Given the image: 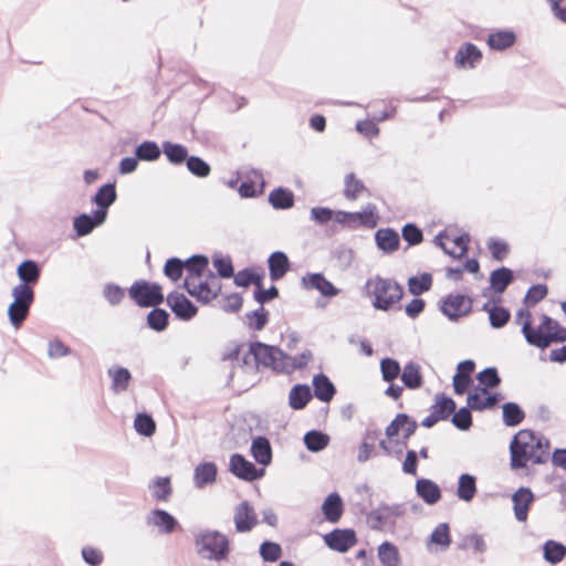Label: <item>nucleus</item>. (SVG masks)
Instances as JSON below:
<instances>
[{
	"label": "nucleus",
	"mask_w": 566,
	"mask_h": 566,
	"mask_svg": "<svg viewBox=\"0 0 566 566\" xmlns=\"http://www.w3.org/2000/svg\"><path fill=\"white\" fill-rule=\"evenodd\" d=\"M551 441L532 429L516 432L510 442V468L512 471H530L528 463L545 464L549 460ZM528 475L530 472H526Z\"/></svg>",
	"instance_id": "f257e3e1"
},
{
	"label": "nucleus",
	"mask_w": 566,
	"mask_h": 566,
	"mask_svg": "<svg viewBox=\"0 0 566 566\" xmlns=\"http://www.w3.org/2000/svg\"><path fill=\"white\" fill-rule=\"evenodd\" d=\"M365 295L371 297V305L377 311L389 312L400 310V301L405 295L403 286L391 277L379 274L368 277L364 285Z\"/></svg>",
	"instance_id": "f03ea898"
},
{
	"label": "nucleus",
	"mask_w": 566,
	"mask_h": 566,
	"mask_svg": "<svg viewBox=\"0 0 566 566\" xmlns=\"http://www.w3.org/2000/svg\"><path fill=\"white\" fill-rule=\"evenodd\" d=\"M197 554L213 562L226 560L231 553V543L227 535L217 530H206L195 537Z\"/></svg>",
	"instance_id": "7ed1b4c3"
},
{
	"label": "nucleus",
	"mask_w": 566,
	"mask_h": 566,
	"mask_svg": "<svg viewBox=\"0 0 566 566\" xmlns=\"http://www.w3.org/2000/svg\"><path fill=\"white\" fill-rule=\"evenodd\" d=\"M249 354L252 355L256 369L263 366L271 368L275 373H289L285 359L290 358V355L276 345L253 340L249 344Z\"/></svg>",
	"instance_id": "20e7f679"
},
{
	"label": "nucleus",
	"mask_w": 566,
	"mask_h": 566,
	"mask_svg": "<svg viewBox=\"0 0 566 566\" xmlns=\"http://www.w3.org/2000/svg\"><path fill=\"white\" fill-rule=\"evenodd\" d=\"M11 296L13 300L8 306V319L15 329H19L30 314L35 293L31 286L18 284L12 289Z\"/></svg>",
	"instance_id": "39448f33"
},
{
	"label": "nucleus",
	"mask_w": 566,
	"mask_h": 566,
	"mask_svg": "<svg viewBox=\"0 0 566 566\" xmlns=\"http://www.w3.org/2000/svg\"><path fill=\"white\" fill-rule=\"evenodd\" d=\"M130 300L142 308L160 305L165 301L163 286L147 280L135 281L127 290Z\"/></svg>",
	"instance_id": "423d86ee"
},
{
	"label": "nucleus",
	"mask_w": 566,
	"mask_h": 566,
	"mask_svg": "<svg viewBox=\"0 0 566 566\" xmlns=\"http://www.w3.org/2000/svg\"><path fill=\"white\" fill-rule=\"evenodd\" d=\"M379 220L377 207L374 203H367L361 211L336 210L335 222L356 230L357 228L374 229Z\"/></svg>",
	"instance_id": "0eeeda50"
},
{
	"label": "nucleus",
	"mask_w": 566,
	"mask_h": 566,
	"mask_svg": "<svg viewBox=\"0 0 566 566\" xmlns=\"http://www.w3.org/2000/svg\"><path fill=\"white\" fill-rule=\"evenodd\" d=\"M438 308L450 322L457 323L473 311L471 296L461 293H449L438 302Z\"/></svg>",
	"instance_id": "6e6552de"
},
{
	"label": "nucleus",
	"mask_w": 566,
	"mask_h": 566,
	"mask_svg": "<svg viewBox=\"0 0 566 566\" xmlns=\"http://www.w3.org/2000/svg\"><path fill=\"white\" fill-rule=\"evenodd\" d=\"M361 514L366 515V523L373 531H382L387 523L395 525V520L405 514L402 504H387L380 502L378 507L371 511L360 510Z\"/></svg>",
	"instance_id": "1a4fd4ad"
},
{
	"label": "nucleus",
	"mask_w": 566,
	"mask_h": 566,
	"mask_svg": "<svg viewBox=\"0 0 566 566\" xmlns=\"http://www.w3.org/2000/svg\"><path fill=\"white\" fill-rule=\"evenodd\" d=\"M229 471L240 480L253 482L260 480L265 471L258 468L241 453H233L229 461Z\"/></svg>",
	"instance_id": "9d476101"
},
{
	"label": "nucleus",
	"mask_w": 566,
	"mask_h": 566,
	"mask_svg": "<svg viewBox=\"0 0 566 566\" xmlns=\"http://www.w3.org/2000/svg\"><path fill=\"white\" fill-rule=\"evenodd\" d=\"M166 303L179 321L189 322L198 314V306L184 293L170 292L166 297Z\"/></svg>",
	"instance_id": "9b49d317"
},
{
	"label": "nucleus",
	"mask_w": 566,
	"mask_h": 566,
	"mask_svg": "<svg viewBox=\"0 0 566 566\" xmlns=\"http://www.w3.org/2000/svg\"><path fill=\"white\" fill-rule=\"evenodd\" d=\"M325 545L337 553H346L358 542L357 534L353 528H334L323 535Z\"/></svg>",
	"instance_id": "f8f14e48"
},
{
	"label": "nucleus",
	"mask_w": 566,
	"mask_h": 566,
	"mask_svg": "<svg viewBox=\"0 0 566 566\" xmlns=\"http://www.w3.org/2000/svg\"><path fill=\"white\" fill-rule=\"evenodd\" d=\"M301 286L307 291L315 290L326 298H333L340 293V290L326 279L322 272L306 273L303 275Z\"/></svg>",
	"instance_id": "ddd939ff"
},
{
	"label": "nucleus",
	"mask_w": 566,
	"mask_h": 566,
	"mask_svg": "<svg viewBox=\"0 0 566 566\" xmlns=\"http://www.w3.org/2000/svg\"><path fill=\"white\" fill-rule=\"evenodd\" d=\"M264 188L263 172L260 169L252 168L245 172L243 180L238 187V192L241 198L250 199L261 196L264 192Z\"/></svg>",
	"instance_id": "4468645a"
},
{
	"label": "nucleus",
	"mask_w": 566,
	"mask_h": 566,
	"mask_svg": "<svg viewBox=\"0 0 566 566\" xmlns=\"http://www.w3.org/2000/svg\"><path fill=\"white\" fill-rule=\"evenodd\" d=\"M513 512L517 522H526L536 496L531 488L520 486L512 495Z\"/></svg>",
	"instance_id": "2eb2a0df"
},
{
	"label": "nucleus",
	"mask_w": 566,
	"mask_h": 566,
	"mask_svg": "<svg viewBox=\"0 0 566 566\" xmlns=\"http://www.w3.org/2000/svg\"><path fill=\"white\" fill-rule=\"evenodd\" d=\"M117 200L116 181H108L99 186L91 197V202L96 206L95 211L107 219L108 209Z\"/></svg>",
	"instance_id": "dca6fc26"
},
{
	"label": "nucleus",
	"mask_w": 566,
	"mask_h": 566,
	"mask_svg": "<svg viewBox=\"0 0 566 566\" xmlns=\"http://www.w3.org/2000/svg\"><path fill=\"white\" fill-rule=\"evenodd\" d=\"M233 522L238 533H248L258 525V515L249 501L244 500L235 506Z\"/></svg>",
	"instance_id": "f3484780"
},
{
	"label": "nucleus",
	"mask_w": 566,
	"mask_h": 566,
	"mask_svg": "<svg viewBox=\"0 0 566 566\" xmlns=\"http://www.w3.org/2000/svg\"><path fill=\"white\" fill-rule=\"evenodd\" d=\"M146 524L158 527L161 534H171L177 530H181L178 520L164 509H154L146 516Z\"/></svg>",
	"instance_id": "a211bd4d"
},
{
	"label": "nucleus",
	"mask_w": 566,
	"mask_h": 566,
	"mask_svg": "<svg viewBox=\"0 0 566 566\" xmlns=\"http://www.w3.org/2000/svg\"><path fill=\"white\" fill-rule=\"evenodd\" d=\"M418 426V422L411 416L405 412H399L386 427L385 436L388 440L392 441V439L402 431L406 433V438H410L415 434Z\"/></svg>",
	"instance_id": "6ab92c4d"
},
{
	"label": "nucleus",
	"mask_w": 566,
	"mask_h": 566,
	"mask_svg": "<svg viewBox=\"0 0 566 566\" xmlns=\"http://www.w3.org/2000/svg\"><path fill=\"white\" fill-rule=\"evenodd\" d=\"M312 395L322 402H331L336 392V386L324 373H318L313 376L312 379Z\"/></svg>",
	"instance_id": "aec40b11"
},
{
	"label": "nucleus",
	"mask_w": 566,
	"mask_h": 566,
	"mask_svg": "<svg viewBox=\"0 0 566 566\" xmlns=\"http://www.w3.org/2000/svg\"><path fill=\"white\" fill-rule=\"evenodd\" d=\"M42 273V268L39 262L32 259H24L17 266V276L20 281L19 285L31 286L32 289L38 284Z\"/></svg>",
	"instance_id": "412c9836"
},
{
	"label": "nucleus",
	"mask_w": 566,
	"mask_h": 566,
	"mask_svg": "<svg viewBox=\"0 0 566 566\" xmlns=\"http://www.w3.org/2000/svg\"><path fill=\"white\" fill-rule=\"evenodd\" d=\"M375 243L384 254H391L400 247L399 233L390 227L380 228L375 232Z\"/></svg>",
	"instance_id": "4be33fe9"
},
{
	"label": "nucleus",
	"mask_w": 566,
	"mask_h": 566,
	"mask_svg": "<svg viewBox=\"0 0 566 566\" xmlns=\"http://www.w3.org/2000/svg\"><path fill=\"white\" fill-rule=\"evenodd\" d=\"M481 60V50L475 44L465 42L455 53L454 64L459 69H473Z\"/></svg>",
	"instance_id": "5701e85b"
},
{
	"label": "nucleus",
	"mask_w": 566,
	"mask_h": 566,
	"mask_svg": "<svg viewBox=\"0 0 566 566\" xmlns=\"http://www.w3.org/2000/svg\"><path fill=\"white\" fill-rule=\"evenodd\" d=\"M268 268L271 281L276 282L291 270V261L285 252L276 250L269 255Z\"/></svg>",
	"instance_id": "b1692460"
},
{
	"label": "nucleus",
	"mask_w": 566,
	"mask_h": 566,
	"mask_svg": "<svg viewBox=\"0 0 566 566\" xmlns=\"http://www.w3.org/2000/svg\"><path fill=\"white\" fill-rule=\"evenodd\" d=\"M106 219L96 211L93 214L86 212L80 213L73 219V229L77 238L88 235L97 227L104 224Z\"/></svg>",
	"instance_id": "393cba45"
},
{
	"label": "nucleus",
	"mask_w": 566,
	"mask_h": 566,
	"mask_svg": "<svg viewBox=\"0 0 566 566\" xmlns=\"http://www.w3.org/2000/svg\"><path fill=\"white\" fill-rule=\"evenodd\" d=\"M415 491L417 496L428 505L437 504L442 497L440 486L434 481L427 478L417 479Z\"/></svg>",
	"instance_id": "a878e982"
},
{
	"label": "nucleus",
	"mask_w": 566,
	"mask_h": 566,
	"mask_svg": "<svg viewBox=\"0 0 566 566\" xmlns=\"http://www.w3.org/2000/svg\"><path fill=\"white\" fill-rule=\"evenodd\" d=\"M514 271L507 266H500L491 271L489 276L490 286L496 295L501 296L506 289L514 282Z\"/></svg>",
	"instance_id": "bb28decb"
},
{
	"label": "nucleus",
	"mask_w": 566,
	"mask_h": 566,
	"mask_svg": "<svg viewBox=\"0 0 566 566\" xmlns=\"http://www.w3.org/2000/svg\"><path fill=\"white\" fill-rule=\"evenodd\" d=\"M545 318H552L551 316L543 314L541 316V323L537 327H535L533 324L530 326L527 333L523 334L525 342L534 347H537L539 349H545L551 345V339H548V333H549V326L544 325Z\"/></svg>",
	"instance_id": "cd10ccee"
},
{
	"label": "nucleus",
	"mask_w": 566,
	"mask_h": 566,
	"mask_svg": "<svg viewBox=\"0 0 566 566\" xmlns=\"http://www.w3.org/2000/svg\"><path fill=\"white\" fill-rule=\"evenodd\" d=\"M218 467L212 461L200 462L193 470V485L201 490L217 481Z\"/></svg>",
	"instance_id": "c85d7f7f"
},
{
	"label": "nucleus",
	"mask_w": 566,
	"mask_h": 566,
	"mask_svg": "<svg viewBox=\"0 0 566 566\" xmlns=\"http://www.w3.org/2000/svg\"><path fill=\"white\" fill-rule=\"evenodd\" d=\"M324 518L329 523H337L344 513V501L339 493L331 492L321 506Z\"/></svg>",
	"instance_id": "c756f323"
},
{
	"label": "nucleus",
	"mask_w": 566,
	"mask_h": 566,
	"mask_svg": "<svg viewBox=\"0 0 566 566\" xmlns=\"http://www.w3.org/2000/svg\"><path fill=\"white\" fill-rule=\"evenodd\" d=\"M250 453L256 463L263 467L271 464L273 453L269 438L265 436H256L252 438Z\"/></svg>",
	"instance_id": "7c9ffc66"
},
{
	"label": "nucleus",
	"mask_w": 566,
	"mask_h": 566,
	"mask_svg": "<svg viewBox=\"0 0 566 566\" xmlns=\"http://www.w3.org/2000/svg\"><path fill=\"white\" fill-rule=\"evenodd\" d=\"M400 379L409 390H417L423 386V374L419 364L410 360L401 368Z\"/></svg>",
	"instance_id": "2f4dec72"
},
{
	"label": "nucleus",
	"mask_w": 566,
	"mask_h": 566,
	"mask_svg": "<svg viewBox=\"0 0 566 566\" xmlns=\"http://www.w3.org/2000/svg\"><path fill=\"white\" fill-rule=\"evenodd\" d=\"M163 154L167 161L175 167L184 166L189 157L187 146L170 140L163 142Z\"/></svg>",
	"instance_id": "473e14b6"
},
{
	"label": "nucleus",
	"mask_w": 566,
	"mask_h": 566,
	"mask_svg": "<svg viewBox=\"0 0 566 566\" xmlns=\"http://www.w3.org/2000/svg\"><path fill=\"white\" fill-rule=\"evenodd\" d=\"M517 36L513 30H495L488 35L486 43L493 51H504L516 43Z\"/></svg>",
	"instance_id": "72a5a7b5"
},
{
	"label": "nucleus",
	"mask_w": 566,
	"mask_h": 566,
	"mask_svg": "<svg viewBox=\"0 0 566 566\" xmlns=\"http://www.w3.org/2000/svg\"><path fill=\"white\" fill-rule=\"evenodd\" d=\"M268 200L273 209L287 210L294 206L295 196L291 189L280 186L270 191Z\"/></svg>",
	"instance_id": "f704fd0d"
},
{
	"label": "nucleus",
	"mask_w": 566,
	"mask_h": 566,
	"mask_svg": "<svg viewBox=\"0 0 566 566\" xmlns=\"http://www.w3.org/2000/svg\"><path fill=\"white\" fill-rule=\"evenodd\" d=\"M312 397V389L307 384H295L289 392V406L293 410H303Z\"/></svg>",
	"instance_id": "c9c22d12"
},
{
	"label": "nucleus",
	"mask_w": 566,
	"mask_h": 566,
	"mask_svg": "<svg viewBox=\"0 0 566 566\" xmlns=\"http://www.w3.org/2000/svg\"><path fill=\"white\" fill-rule=\"evenodd\" d=\"M457 409L455 401L444 392H439L434 396V403L430 410L436 415L440 421L448 420Z\"/></svg>",
	"instance_id": "e433bc0d"
},
{
	"label": "nucleus",
	"mask_w": 566,
	"mask_h": 566,
	"mask_svg": "<svg viewBox=\"0 0 566 566\" xmlns=\"http://www.w3.org/2000/svg\"><path fill=\"white\" fill-rule=\"evenodd\" d=\"M169 313L159 307V305L151 306V310L146 315V326L156 333L165 332L169 326Z\"/></svg>",
	"instance_id": "4c0bfd02"
},
{
	"label": "nucleus",
	"mask_w": 566,
	"mask_h": 566,
	"mask_svg": "<svg viewBox=\"0 0 566 566\" xmlns=\"http://www.w3.org/2000/svg\"><path fill=\"white\" fill-rule=\"evenodd\" d=\"M452 543L450 525L447 522L438 524L427 537V546L436 545L440 551H447Z\"/></svg>",
	"instance_id": "58836bf2"
},
{
	"label": "nucleus",
	"mask_w": 566,
	"mask_h": 566,
	"mask_svg": "<svg viewBox=\"0 0 566 566\" xmlns=\"http://www.w3.org/2000/svg\"><path fill=\"white\" fill-rule=\"evenodd\" d=\"M303 442L310 452L318 453L328 447L331 437L322 430L312 429L305 432Z\"/></svg>",
	"instance_id": "ea45409f"
},
{
	"label": "nucleus",
	"mask_w": 566,
	"mask_h": 566,
	"mask_svg": "<svg viewBox=\"0 0 566 566\" xmlns=\"http://www.w3.org/2000/svg\"><path fill=\"white\" fill-rule=\"evenodd\" d=\"M476 390L482 394H488L489 390H493L501 385V377L496 367H486L478 373L476 375Z\"/></svg>",
	"instance_id": "a19ab883"
},
{
	"label": "nucleus",
	"mask_w": 566,
	"mask_h": 566,
	"mask_svg": "<svg viewBox=\"0 0 566 566\" xmlns=\"http://www.w3.org/2000/svg\"><path fill=\"white\" fill-rule=\"evenodd\" d=\"M476 491V478L470 473L460 474L455 492L458 499L464 502H471Z\"/></svg>",
	"instance_id": "79ce46f5"
},
{
	"label": "nucleus",
	"mask_w": 566,
	"mask_h": 566,
	"mask_svg": "<svg viewBox=\"0 0 566 566\" xmlns=\"http://www.w3.org/2000/svg\"><path fill=\"white\" fill-rule=\"evenodd\" d=\"M112 379V390L116 394L126 391L132 380V374L128 368L115 365L107 370Z\"/></svg>",
	"instance_id": "37998d69"
},
{
	"label": "nucleus",
	"mask_w": 566,
	"mask_h": 566,
	"mask_svg": "<svg viewBox=\"0 0 566 566\" xmlns=\"http://www.w3.org/2000/svg\"><path fill=\"white\" fill-rule=\"evenodd\" d=\"M433 284V277L430 272H422L417 275L409 276L407 280L408 292L413 296H420L429 292Z\"/></svg>",
	"instance_id": "c03bdc74"
},
{
	"label": "nucleus",
	"mask_w": 566,
	"mask_h": 566,
	"mask_svg": "<svg viewBox=\"0 0 566 566\" xmlns=\"http://www.w3.org/2000/svg\"><path fill=\"white\" fill-rule=\"evenodd\" d=\"M221 292V284L219 283L216 290H212L208 280L201 281L189 290V295L195 297L201 304H209L212 300L217 298Z\"/></svg>",
	"instance_id": "a18cd8bd"
},
{
	"label": "nucleus",
	"mask_w": 566,
	"mask_h": 566,
	"mask_svg": "<svg viewBox=\"0 0 566 566\" xmlns=\"http://www.w3.org/2000/svg\"><path fill=\"white\" fill-rule=\"evenodd\" d=\"M233 283L239 287H248L253 284L255 287L261 285V281L264 279L263 270L258 271L256 269L249 266L240 270L233 276Z\"/></svg>",
	"instance_id": "49530a36"
},
{
	"label": "nucleus",
	"mask_w": 566,
	"mask_h": 566,
	"mask_svg": "<svg viewBox=\"0 0 566 566\" xmlns=\"http://www.w3.org/2000/svg\"><path fill=\"white\" fill-rule=\"evenodd\" d=\"M525 419V411L514 401L502 405V421L506 427H517Z\"/></svg>",
	"instance_id": "de8ad7c7"
},
{
	"label": "nucleus",
	"mask_w": 566,
	"mask_h": 566,
	"mask_svg": "<svg viewBox=\"0 0 566 566\" xmlns=\"http://www.w3.org/2000/svg\"><path fill=\"white\" fill-rule=\"evenodd\" d=\"M185 269L189 277H201L209 266V258L206 254L196 253L184 260Z\"/></svg>",
	"instance_id": "09e8293b"
},
{
	"label": "nucleus",
	"mask_w": 566,
	"mask_h": 566,
	"mask_svg": "<svg viewBox=\"0 0 566 566\" xmlns=\"http://www.w3.org/2000/svg\"><path fill=\"white\" fill-rule=\"evenodd\" d=\"M542 548L544 560L551 565H556L566 557V545L560 542L547 539Z\"/></svg>",
	"instance_id": "8fccbe9b"
},
{
	"label": "nucleus",
	"mask_w": 566,
	"mask_h": 566,
	"mask_svg": "<svg viewBox=\"0 0 566 566\" xmlns=\"http://www.w3.org/2000/svg\"><path fill=\"white\" fill-rule=\"evenodd\" d=\"M134 154L140 161H156L163 154V145L159 146L155 140H143L135 146Z\"/></svg>",
	"instance_id": "3c124183"
},
{
	"label": "nucleus",
	"mask_w": 566,
	"mask_h": 566,
	"mask_svg": "<svg viewBox=\"0 0 566 566\" xmlns=\"http://www.w3.org/2000/svg\"><path fill=\"white\" fill-rule=\"evenodd\" d=\"M378 559L382 566H399L401 558L398 547L389 541L382 542L378 546Z\"/></svg>",
	"instance_id": "603ef678"
},
{
	"label": "nucleus",
	"mask_w": 566,
	"mask_h": 566,
	"mask_svg": "<svg viewBox=\"0 0 566 566\" xmlns=\"http://www.w3.org/2000/svg\"><path fill=\"white\" fill-rule=\"evenodd\" d=\"M149 490L151 491V496L156 501L165 502L167 501L171 493V480L169 476H157L150 484Z\"/></svg>",
	"instance_id": "864d4df0"
},
{
	"label": "nucleus",
	"mask_w": 566,
	"mask_h": 566,
	"mask_svg": "<svg viewBox=\"0 0 566 566\" xmlns=\"http://www.w3.org/2000/svg\"><path fill=\"white\" fill-rule=\"evenodd\" d=\"M363 191H368L365 184L357 178L355 172L347 174L344 178V197L348 200H356Z\"/></svg>",
	"instance_id": "5fc2aeb1"
},
{
	"label": "nucleus",
	"mask_w": 566,
	"mask_h": 566,
	"mask_svg": "<svg viewBox=\"0 0 566 566\" xmlns=\"http://www.w3.org/2000/svg\"><path fill=\"white\" fill-rule=\"evenodd\" d=\"M212 264L217 271V275L221 279H230L234 275V266L229 254L223 255L220 252L212 254Z\"/></svg>",
	"instance_id": "6e6d98bb"
},
{
	"label": "nucleus",
	"mask_w": 566,
	"mask_h": 566,
	"mask_svg": "<svg viewBox=\"0 0 566 566\" xmlns=\"http://www.w3.org/2000/svg\"><path fill=\"white\" fill-rule=\"evenodd\" d=\"M185 166L197 178H207L211 174L210 164L197 155H189Z\"/></svg>",
	"instance_id": "4d7b16f0"
},
{
	"label": "nucleus",
	"mask_w": 566,
	"mask_h": 566,
	"mask_svg": "<svg viewBox=\"0 0 566 566\" xmlns=\"http://www.w3.org/2000/svg\"><path fill=\"white\" fill-rule=\"evenodd\" d=\"M247 326L252 331H262L270 319V313L263 306L258 307L245 314Z\"/></svg>",
	"instance_id": "13d9d810"
},
{
	"label": "nucleus",
	"mask_w": 566,
	"mask_h": 566,
	"mask_svg": "<svg viewBox=\"0 0 566 566\" xmlns=\"http://www.w3.org/2000/svg\"><path fill=\"white\" fill-rule=\"evenodd\" d=\"M379 369L382 381H395L401 374V366L399 361L392 357L381 358Z\"/></svg>",
	"instance_id": "bf43d9fd"
},
{
	"label": "nucleus",
	"mask_w": 566,
	"mask_h": 566,
	"mask_svg": "<svg viewBox=\"0 0 566 566\" xmlns=\"http://www.w3.org/2000/svg\"><path fill=\"white\" fill-rule=\"evenodd\" d=\"M134 429L139 436L149 438L156 432V422L147 412H138L134 419Z\"/></svg>",
	"instance_id": "052dcab7"
},
{
	"label": "nucleus",
	"mask_w": 566,
	"mask_h": 566,
	"mask_svg": "<svg viewBox=\"0 0 566 566\" xmlns=\"http://www.w3.org/2000/svg\"><path fill=\"white\" fill-rule=\"evenodd\" d=\"M283 554L282 546L273 541L264 539L259 546V555L265 563H274Z\"/></svg>",
	"instance_id": "680f3d73"
},
{
	"label": "nucleus",
	"mask_w": 566,
	"mask_h": 566,
	"mask_svg": "<svg viewBox=\"0 0 566 566\" xmlns=\"http://www.w3.org/2000/svg\"><path fill=\"white\" fill-rule=\"evenodd\" d=\"M185 262L178 256L168 258L164 264L163 272L171 282H177L182 277Z\"/></svg>",
	"instance_id": "e2e57ef3"
},
{
	"label": "nucleus",
	"mask_w": 566,
	"mask_h": 566,
	"mask_svg": "<svg viewBox=\"0 0 566 566\" xmlns=\"http://www.w3.org/2000/svg\"><path fill=\"white\" fill-rule=\"evenodd\" d=\"M472 409L468 406H463L460 409H455L451 417V423L461 431H468L473 426Z\"/></svg>",
	"instance_id": "0e129e2a"
},
{
	"label": "nucleus",
	"mask_w": 566,
	"mask_h": 566,
	"mask_svg": "<svg viewBox=\"0 0 566 566\" xmlns=\"http://www.w3.org/2000/svg\"><path fill=\"white\" fill-rule=\"evenodd\" d=\"M491 256L497 262L505 260L510 253V244L500 238H490L486 242Z\"/></svg>",
	"instance_id": "69168bd1"
},
{
	"label": "nucleus",
	"mask_w": 566,
	"mask_h": 566,
	"mask_svg": "<svg viewBox=\"0 0 566 566\" xmlns=\"http://www.w3.org/2000/svg\"><path fill=\"white\" fill-rule=\"evenodd\" d=\"M511 311L501 303L490 313L489 324L493 329H501L511 321Z\"/></svg>",
	"instance_id": "338daca9"
},
{
	"label": "nucleus",
	"mask_w": 566,
	"mask_h": 566,
	"mask_svg": "<svg viewBox=\"0 0 566 566\" xmlns=\"http://www.w3.org/2000/svg\"><path fill=\"white\" fill-rule=\"evenodd\" d=\"M401 238L407 242L408 247L418 245L423 241V231L413 222H407L401 228Z\"/></svg>",
	"instance_id": "774afa93"
}]
</instances>
